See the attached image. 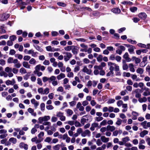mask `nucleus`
Returning <instances> with one entry per match:
<instances>
[{"instance_id":"nucleus-1","label":"nucleus","mask_w":150,"mask_h":150,"mask_svg":"<svg viewBox=\"0 0 150 150\" xmlns=\"http://www.w3.org/2000/svg\"><path fill=\"white\" fill-rule=\"evenodd\" d=\"M50 119V117L49 116H45L42 117H40L39 118L38 120L39 123H41L43 121H47Z\"/></svg>"},{"instance_id":"nucleus-2","label":"nucleus","mask_w":150,"mask_h":150,"mask_svg":"<svg viewBox=\"0 0 150 150\" xmlns=\"http://www.w3.org/2000/svg\"><path fill=\"white\" fill-rule=\"evenodd\" d=\"M10 16L9 14L4 13L2 14L0 16V21H4L6 20Z\"/></svg>"},{"instance_id":"nucleus-3","label":"nucleus","mask_w":150,"mask_h":150,"mask_svg":"<svg viewBox=\"0 0 150 150\" xmlns=\"http://www.w3.org/2000/svg\"><path fill=\"white\" fill-rule=\"evenodd\" d=\"M56 80V77L55 76H51V78L50 81V83L51 82L52 84L54 86H57L58 84V82Z\"/></svg>"},{"instance_id":"nucleus-4","label":"nucleus","mask_w":150,"mask_h":150,"mask_svg":"<svg viewBox=\"0 0 150 150\" xmlns=\"http://www.w3.org/2000/svg\"><path fill=\"white\" fill-rule=\"evenodd\" d=\"M91 132L88 130L86 129L84 132H82V133L81 134V136L83 137H85L86 136L89 137L91 135Z\"/></svg>"},{"instance_id":"nucleus-5","label":"nucleus","mask_w":150,"mask_h":150,"mask_svg":"<svg viewBox=\"0 0 150 150\" xmlns=\"http://www.w3.org/2000/svg\"><path fill=\"white\" fill-rule=\"evenodd\" d=\"M141 125L144 129H146L150 127V122H147L146 121H145L141 123Z\"/></svg>"},{"instance_id":"nucleus-6","label":"nucleus","mask_w":150,"mask_h":150,"mask_svg":"<svg viewBox=\"0 0 150 150\" xmlns=\"http://www.w3.org/2000/svg\"><path fill=\"white\" fill-rule=\"evenodd\" d=\"M146 14L144 12H141L138 15V17L140 19L143 20H145L147 17Z\"/></svg>"},{"instance_id":"nucleus-7","label":"nucleus","mask_w":150,"mask_h":150,"mask_svg":"<svg viewBox=\"0 0 150 150\" xmlns=\"http://www.w3.org/2000/svg\"><path fill=\"white\" fill-rule=\"evenodd\" d=\"M31 103L34 105L35 108H36L39 105V103L35 99H32L31 100Z\"/></svg>"},{"instance_id":"nucleus-8","label":"nucleus","mask_w":150,"mask_h":150,"mask_svg":"<svg viewBox=\"0 0 150 150\" xmlns=\"http://www.w3.org/2000/svg\"><path fill=\"white\" fill-rule=\"evenodd\" d=\"M19 147L20 148H23L24 149L27 150L28 149V146L26 144H25L23 142L21 143L19 145Z\"/></svg>"},{"instance_id":"nucleus-9","label":"nucleus","mask_w":150,"mask_h":150,"mask_svg":"<svg viewBox=\"0 0 150 150\" xmlns=\"http://www.w3.org/2000/svg\"><path fill=\"white\" fill-rule=\"evenodd\" d=\"M88 117V116L87 115L84 116L81 119V123L83 125H84L85 123L87 122V121H88V119H86Z\"/></svg>"},{"instance_id":"nucleus-10","label":"nucleus","mask_w":150,"mask_h":150,"mask_svg":"<svg viewBox=\"0 0 150 150\" xmlns=\"http://www.w3.org/2000/svg\"><path fill=\"white\" fill-rule=\"evenodd\" d=\"M111 11L115 14H118L120 13L121 12V10L119 8H113L111 9Z\"/></svg>"},{"instance_id":"nucleus-11","label":"nucleus","mask_w":150,"mask_h":150,"mask_svg":"<svg viewBox=\"0 0 150 150\" xmlns=\"http://www.w3.org/2000/svg\"><path fill=\"white\" fill-rule=\"evenodd\" d=\"M18 4L21 6V10H23L25 8V6L28 4L27 3L25 2H22Z\"/></svg>"},{"instance_id":"nucleus-12","label":"nucleus","mask_w":150,"mask_h":150,"mask_svg":"<svg viewBox=\"0 0 150 150\" xmlns=\"http://www.w3.org/2000/svg\"><path fill=\"white\" fill-rule=\"evenodd\" d=\"M98 124L96 123H93L91 124L90 129L92 131H93L95 130V128L98 127Z\"/></svg>"},{"instance_id":"nucleus-13","label":"nucleus","mask_w":150,"mask_h":150,"mask_svg":"<svg viewBox=\"0 0 150 150\" xmlns=\"http://www.w3.org/2000/svg\"><path fill=\"white\" fill-rule=\"evenodd\" d=\"M100 139L102 142L103 143L107 142L109 140V138L106 137L105 136H101Z\"/></svg>"},{"instance_id":"nucleus-14","label":"nucleus","mask_w":150,"mask_h":150,"mask_svg":"<svg viewBox=\"0 0 150 150\" xmlns=\"http://www.w3.org/2000/svg\"><path fill=\"white\" fill-rule=\"evenodd\" d=\"M147 56L144 57L142 59V61L140 63V65H142L143 63L144 64V66H146L147 63Z\"/></svg>"},{"instance_id":"nucleus-15","label":"nucleus","mask_w":150,"mask_h":150,"mask_svg":"<svg viewBox=\"0 0 150 150\" xmlns=\"http://www.w3.org/2000/svg\"><path fill=\"white\" fill-rule=\"evenodd\" d=\"M28 111L30 113H31V115L36 116L37 114L36 112H34V110L33 109L31 108H29L28 110Z\"/></svg>"},{"instance_id":"nucleus-16","label":"nucleus","mask_w":150,"mask_h":150,"mask_svg":"<svg viewBox=\"0 0 150 150\" xmlns=\"http://www.w3.org/2000/svg\"><path fill=\"white\" fill-rule=\"evenodd\" d=\"M107 129L108 131L112 132L115 129V127L113 126H111L108 125L107 126Z\"/></svg>"},{"instance_id":"nucleus-17","label":"nucleus","mask_w":150,"mask_h":150,"mask_svg":"<svg viewBox=\"0 0 150 150\" xmlns=\"http://www.w3.org/2000/svg\"><path fill=\"white\" fill-rule=\"evenodd\" d=\"M148 133V131L146 130H144L141 132L140 134V136L142 137H144V136L147 134Z\"/></svg>"},{"instance_id":"nucleus-18","label":"nucleus","mask_w":150,"mask_h":150,"mask_svg":"<svg viewBox=\"0 0 150 150\" xmlns=\"http://www.w3.org/2000/svg\"><path fill=\"white\" fill-rule=\"evenodd\" d=\"M51 78V76L50 77H47L45 76L42 78V80L44 82H46L48 81L50 83V81Z\"/></svg>"},{"instance_id":"nucleus-19","label":"nucleus","mask_w":150,"mask_h":150,"mask_svg":"<svg viewBox=\"0 0 150 150\" xmlns=\"http://www.w3.org/2000/svg\"><path fill=\"white\" fill-rule=\"evenodd\" d=\"M65 76V75L64 74L61 73L57 76V78L58 80H60L64 78Z\"/></svg>"},{"instance_id":"nucleus-20","label":"nucleus","mask_w":150,"mask_h":150,"mask_svg":"<svg viewBox=\"0 0 150 150\" xmlns=\"http://www.w3.org/2000/svg\"><path fill=\"white\" fill-rule=\"evenodd\" d=\"M75 46H68L67 47H65L64 48L65 50L66 51H70L71 50H72L73 47H75Z\"/></svg>"},{"instance_id":"nucleus-21","label":"nucleus","mask_w":150,"mask_h":150,"mask_svg":"<svg viewBox=\"0 0 150 150\" xmlns=\"http://www.w3.org/2000/svg\"><path fill=\"white\" fill-rule=\"evenodd\" d=\"M138 101L141 103L145 102L147 101V98L145 97H144L142 98H140L138 99Z\"/></svg>"},{"instance_id":"nucleus-22","label":"nucleus","mask_w":150,"mask_h":150,"mask_svg":"<svg viewBox=\"0 0 150 150\" xmlns=\"http://www.w3.org/2000/svg\"><path fill=\"white\" fill-rule=\"evenodd\" d=\"M140 90L139 89H137L136 90L135 92L136 93V94L135 95V97L137 98H140L141 96V94L139 93L138 92Z\"/></svg>"},{"instance_id":"nucleus-23","label":"nucleus","mask_w":150,"mask_h":150,"mask_svg":"<svg viewBox=\"0 0 150 150\" xmlns=\"http://www.w3.org/2000/svg\"><path fill=\"white\" fill-rule=\"evenodd\" d=\"M66 112L67 114H68L69 116H71L73 114V111L70 109H68L66 110Z\"/></svg>"},{"instance_id":"nucleus-24","label":"nucleus","mask_w":150,"mask_h":150,"mask_svg":"<svg viewBox=\"0 0 150 150\" xmlns=\"http://www.w3.org/2000/svg\"><path fill=\"white\" fill-rule=\"evenodd\" d=\"M9 141L13 144H15L17 140L15 138L12 137L9 139Z\"/></svg>"},{"instance_id":"nucleus-25","label":"nucleus","mask_w":150,"mask_h":150,"mask_svg":"<svg viewBox=\"0 0 150 150\" xmlns=\"http://www.w3.org/2000/svg\"><path fill=\"white\" fill-rule=\"evenodd\" d=\"M137 8L136 7H131L129 8V10L131 12L133 13L135 12L137 10Z\"/></svg>"},{"instance_id":"nucleus-26","label":"nucleus","mask_w":150,"mask_h":150,"mask_svg":"<svg viewBox=\"0 0 150 150\" xmlns=\"http://www.w3.org/2000/svg\"><path fill=\"white\" fill-rule=\"evenodd\" d=\"M83 71L85 72L86 73L88 74H90L91 72V71L90 69H88L86 67H85L83 69Z\"/></svg>"},{"instance_id":"nucleus-27","label":"nucleus","mask_w":150,"mask_h":150,"mask_svg":"<svg viewBox=\"0 0 150 150\" xmlns=\"http://www.w3.org/2000/svg\"><path fill=\"white\" fill-rule=\"evenodd\" d=\"M34 47L39 52H42L43 51V49L41 48L38 45H36L35 46V45H33Z\"/></svg>"},{"instance_id":"nucleus-28","label":"nucleus","mask_w":150,"mask_h":150,"mask_svg":"<svg viewBox=\"0 0 150 150\" xmlns=\"http://www.w3.org/2000/svg\"><path fill=\"white\" fill-rule=\"evenodd\" d=\"M57 4L58 6L63 7H66L67 6V4L61 2H58Z\"/></svg>"},{"instance_id":"nucleus-29","label":"nucleus","mask_w":150,"mask_h":150,"mask_svg":"<svg viewBox=\"0 0 150 150\" xmlns=\"http://www.w3.org/2000/svg\"><path fill=\"white\" fill-rule=\"evenodd\" d=\"M103 56L101 54L99 55L97 57V61L99 62H101L103 60Z\"/></svg>"},{"instance_id":"nucleus-30","label":"nucleus","mask_w":150,"mask_h":150,"mask_svg":"<svg viewBox=\"0 0 150 150\" xmlns=\"http://www.w3.org/2000/svg\"><path fill=\"white\" fill-rule=\"evenodd\" d=\"M100 13L97 11H94L92 13V14L95 16H100Z\"/></svg>"},{"instance_id":"nucleus-31","label":"nucleus","mask_w":150,"mask_h":150,"mask_svg":"<svg viewBox=\"0 0 150 150\" xmlns=\"http://www.w3.org/2000/svg\"><path fill=\"white\" fill-rule=\"evenodd\" d=\"M122 122V120L119 118H117V120L116 122V124L117 125H120Z\"/></svg>"},{"instance_id":"nucleus-32","label":"nucleus","mask_w":150,"mask_h":150,"mask_svg":"<svg viewBox=\"0 0 150 150\" xmlns=\"http://www.w3.org/2000/svg\"><path fill=\"white\" fill-rule=\"evenodd\" d=\"M0 75L1 76H3L4 77H7L8 74L4 71H1L0 72Z\"/></svg>"},{"instance_id":"nucleus-33","label":"nucleus","mask_w":150,"mask_h":150,"mask_svg":"<svg viewBox=\"0 0 150 150\" xmlns=\"http://www.w3.org/2000/svg\"><path fill=\"white\" fill-rule=\"evenodd\" d=\"M137 45L141 48H146V45L144 44L141 43H138L137 44Z\"/></svg>"},{"instance_id":"nucleus-34","label":"nucleus","mask_w":150,"mask_h":150,"mask_svg":"<svg viewBox=\"0 0 150 150\" xmlns=\"http://www.w3.org/2000/svg\"><path fill=\"white\" fill-rule=\"evenodd\" d=\"M127 41L132 44H136L137 43V42L135 40H133L130 39L128 38L127 39Z\"/></svg>"},{"instance_id":"nucleus-35","label":"nucleus","mask_w":150,"mask_h":150,"mask_svg":"<svg viewBox=\"0 0 150 150\" xmlns=\"http://www.w3.org/2000/svg\"><path fill=\"white\" fill-rule=\"evenodd\" d=\"M143 72V69L142 68H139L137 70V73L139 74H142Z\"/></svg>"},{"instance_id":"nucleus-36","label":"nucleus","mask_w":150,"mask_h":150,"mask_svg":"<svg viewBox=\"0 0 150 150\" xmlns=\"http://www.w3.org/2000/svg\"><path fill=\"white\" fill-rule=\"evenodd\" d=\"M81 9L82 10H87L89 11H91L92 10L91 8L89 7H82L81 8Z\"/></svg>"},{"instance_id":"nucleus-37","label":"nucleus","mask_w":150,"mask_h":150,"mask_svg":"<svg viewBox=\"0 0 150 150\" xmlns=\"http://www.w3.org/2000/svg\"><path fill=\"white\" fill-rule=\"evenodd\" d=\"M129 137H125L122 138V140L123 141L124 143L125 144L126 142L129 141Z\"/></svg>"},{"instance_id":"nucleus-38","label":"nucleus","mask_w":150,"mask_h":150,"mask_svg":"<svg viewBox=\"0 0 150 150\" xmlns=\"http://www.w3.org/2000/svg\"><path fill=\"white\" fill-rule=\"evenodd\" d=\"M16 37L15 35H13L11 36L10 37L9 39L11 41H13L16 39Z\"/></svg>"},{"instance_id":"nucleus-39","label":"nucleus","mask_w":150,"mask_h":150,"mask_svg":"<svg viewBox=\"0 0 150 150\" xmlns=\"http://www.w3.org/2000/svg\"><path fill=\"white\" fill-rule=\"evenodd\" d=\"M60 145L59 144H57L53 146V149L54 150H59L60 149Z\"/></svg>"},{"instance_id":"nucleus-40","label":"nucleus","mask_w":150,"mask_h":150,"mask_svg":"<svg viewBox=\"0 0 150 150\" xmlns=\"http://www.w3.org/2000/svg\"><path fill=\"white\" fill-rule=\"evenodd\" d=\"M38 93L41 94H43V88L40 87L38 88Z\"/></svg>"},{"instance_id":"nucleus-41","label":"nucleus","mask_w":150,"mask_h":150,"mask_svg":"<svg viewBox=\"0 0 150 150\" xmlns=\"http://www.w3.org/2000/svg\"><path fill=\"white\" fill-rule=\"evenodd\" d=\"M49 89L48 88H46L44 90H43V94H47L49 93Z\"/></svg>"},{"instance_id":"nucleus-42","label":"nucleus","mask_w":150,"mask_h":150,"mask_svg":"<svg viewBox=\"0 0 150 150\" xmlns=\"http://www.w3.org/2000/svg\"><path fill=\"white\" fill-rule=\"evenodd\" d=\"M110 72H109L106 75V76H110L111 74L112 73V71L113 70V66H110Z\"/></svg>"},{"instance_id":"nucleus-43","label":"nucleus","mask_w":150,"mask_h":150,"mask_svg":"<svg viewBox=\"0 0 150 150\" xmlns=\"http://www.w3.org/2000/svg\"><path fill=\"white\" fill-rule=\"evenodd\" d=\"M64 115V113L63 112H59L57 113L56 116L57 117H59V118Z\"/></svg>"},{"instance_id":"nucleus-44","label":"nucleus","mask_w":150,"mask_h":150,"mask_svg":"<svg viewBox=\"0 0 150 150\" xmlns=\"http://www.w3.org/2000/svg\"><path fill=\"white\" fill-rule=\"evenodd\" d=\"M75 126L76 127H81V125L80 123L77 121H76L74 122Z\"/></svg>"},{"instance_id":"nucleus-45","label":"nucleus","mask_w":150,"mask_h":150,"mask_svg":"<svg viewBox=\"0 0 150 150\" xmlns=\"http://www.w3.org/2000/svg\"><path fill=\"white\" fill-rule=\"evenodd\" d=\"M36 62V61L34 58L31 59L29 61V63L30 64H35Z\"/></svg>"},{"instance_id":"nucleus-46","label":"nucleus","mask_w":150,"mask_h":150,"mask_svg":"<svg viewBox=\"0 0 150 150\" xmlns=\"http://www.w3.org/2000/svg\"><path fill=\"white\" fill-rule=\"evenodd\" d=\"M58 32L55 31H52L51 33L53 37H55L58 35Z\"/></svg>"},{"instance_id":"nucleus-47","label":"nucleus","mask_w":150,"mask_h":150,"mask_svg":"<svg viewBox=\"0 0 150 150\" xmlns=\"http://www.w3.org/2000/svg\"><path fill=\"white\" fill-rule=\"evenodd\" d=\"M102 142L100 139H98L96 142V144L98 146H100L102 144Z\"/></svg>"},{"instance_id":"nucleus-48","label":"nucleus","mask_w":150,"mask_h":150,"mask_svg":"<svg viewBox=\"0 0 150 150\" xmlns=\"http://www.w3.org/2000/svg\"><path fill=\"white\" fill-rule=\"evenodd\" d=\"M20 72L22 74H24L26 73V71L25 69L23 68H22L21 69Z\"/></svg>"},{"instance_id":"nucleus-49","label":"nucleus","mask_w":150,"mask_h":150,"mask_svg":"<svg viewBox=\"0 0 150 150\" xmlns=\"http://www.w3.org/2000/svg\"><path fill=\"white\" fill-rule=\"evenodd\" d=\"M31 57L30 56L28 55L25 56L23 58V59L25 61H28L30 59Z\"/></svg>"},{"instance_id":"nucleus-50","label":"nucleus","mask_w":150,"mask_h":150,"mask_svg":"<svg viewBox=\"0 0 150 150\" xmlns=\"http://www.w3.org/2000/svg\"><path fill=\"white\" fill-rule=\"evenodd\" d=\"M5 71L7 73L11 72L12 69L8 67H6L5 69Z\"/></svg>"},{"instance_id":"nucleus-51","label":"nucleus","mask_w":150,"mask_h":150,"mask_svg":"<svg viewBox=\"0 0 150 150\" xmlns=\"http://www.w3.org/2000/svg\"><path fill=\"white\" fill-rule=\"evenodd\" d=\"M125 30V28L123 27L119 29L118 30V31L119 33H121L123 31H124Z\"/></svg>"},{"instance_id":"nucleus-52","label":"nucleus","mask_w":150,"mask_h":150,"mask_svg":"<svg viewBox=\"0 0 150 150\" xmlns=\"http://www.w3.org/2000/svg\"><path fill=\"white\" fill-rule=\"evenodd\" d=\"M132 20L135 23H137L140 21L139 19L137 17H134L132 19Z\"/></svg>"},{"instance_id":"nucleus-53","label":"nucleus","mask_w":150,"mask_h":150,"mask_svg":"<svg viewBox=\"0 0 150 150\" xmlns=\"http://www.w3.org/2000/svg\"><path fill=\"white\" fill-rule=\"evenodd\" d=\"M13 58L12 57H9L7 60V62L9 64L13 63Z\"/></svg>"},{"instance_id":"nucleus-54","label":"nucleus","mask_w":150,"mask_h":150,"mask_svg":"<svg viewBox=\"0 0 150 150\" xmlns=\"http://www.w3.org/2000/svg\"><path fill=\"white\" fill-rule=\"evenodd\" d=\"M83 130L81 128H80L77 129L76 132L78 133L79 134H82Z\"/></svg>"},{"instance_id":"nucleus-55","label":"nucleus","mask_w":150,"mask_h":150,"mask_svg":"<svg viewBox=\"0 0 150 150\" xmlns=\"http://www.w3.org/2000/svg\"><path fill=\"white\" fill-rule=\"evenodd\" d=\"M51 121L53 122H55L57 120V118L53 116L51 119Z\"/></svg>"},{"instance_id":"nucleus-56","label":"nucleus","mask_w":150,"mask_h":150,"mask_svg":"<svg viewBox=\"0 0 150 150\" xmlns=\"http://www.w3.org/2000/svg\"><path fill=\"white\" fill-rule=\"evenodd\" d=\"M65 123H67L71 126H72L74 124V122L73 121H69L67 122H65Z\"/></svg>"},{"instance_id":"nucleus-57","label":"nucleus","mask_w":150,"mask_h":150,"mask_svg":"<svg viewBox=\"0 0 150 150\" xmlns=\"http://www.w3.org/2000/svg\"><path fill=\"white\" fill-rule=\"evenodd\" d=\"M51 140L52 139L50 137H48L46 138V139L44 140V141L45 142L50 143L51 141Z\"/></svg>"},{"instance_id":"nucleus-58","label":"nucleus","mask_w":150,"mask_h":150,"mask_svg":"<svg viewBox=\"0 0 150 150\" xmlns=\"http://www.w3.org/2000/svg\"><path fill=\"white\" fill-rule=\"evenodd\" d=\"M103 119V118L102 117H96L95 118V120L98 122L102 120Z\"/></svg>"},{"instance_id":"nucleus-59","label":"nucleus","mask_w":150,"mask_h":150,"mask_svg":"<svg viewBox=\"0 0 150 150\" xmlns=\"http://www.w3.org/2000/svg\"><path fill=\"white\" fill-rule=\"evenodd\" d=\"M41 110L42 111L44 110L45 108V104L44 103H41L40 105Z\"/></svg>"},{"instance_id":"nucleus-60","label":"nucleus","mask_w":150,"mask_h":150,"mask_svg":"<svg viewBox=\"0 0 150 150\" xmlns=\"http://www.w3.org/2000/svg\"><path fill=\"white\" fill-rule=\"evenodd\" d=\"M115 101V100L114 99H110L108 100L107 103L108 104L112 103H113Z\"/></svg>"},{"instance_id":"nucleus-61","label":"nucleus","mask_w":150,"mask_h":150,"mask_svg":"<svg viewBox=\"0 0 150 150\" xmlns=\"http://www.w3.org/2000/svg\"><path fill=\"white\" fill-rule=\"evenodd\" d=\"M8 37V35H1L0 36V39H7Z\"/></svg>"},{"instance_id":"nucleus-62","label":"nucleus","mask_w":150,"mask_h":150,"mask_svg":"<svg viewBox=\"0 0 150 150\" xmlns=\"http://www.w3.org/2000/svg\"><path fill=\"white\" fill-rule=\"evenodd\" d=\"M123 103L122 100H119L117 102V105L118 107H120L123 104Z\"/></svg>"},{"instance_id":"nucleus-63","label":"nucleus","mask_w":150,"mask_h":150,"mask_svg":"<svg viewBox=\"0 0 150 150\" xmlns=\"http://www.w3.org/2000/svg\"><path fill=\"white\" fill-rule=\"evenodd\" d=\"M76 102L74 101H72L69 103L70 106L71 107L74 106L76 104Z\"/></svg>"},{"instance_id":"nucleus-64","label":"nucleus","mask_w":150,"mask_h":150,"mask_svg":"<svg viewBox=\"0 0 150 150\" xmlns=\"http://www.w3.org/2000/svg\"><path fill=\"white\" fill-rule=\"evenodd\" d=\"M143 96H147L148 95H150V92H146L144 91L143 93Z\"/></svg>"}]
</instances>
